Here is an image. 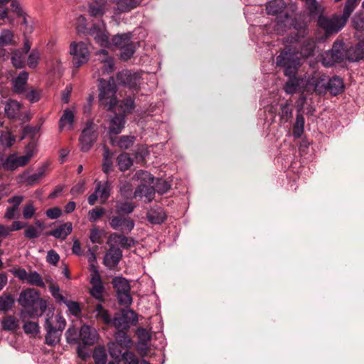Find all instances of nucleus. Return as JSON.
Here are the masks:
<instances>
[{
	"label": "nucleus",
	"mask_w": 364,
	"mask_h": 364,
	"mask_svg": "<svg viewBox=\"0 0 364 364\" xmlns=\"http://www.w3.org/2000/svg\"><path fill=\"white\" fill-rule=\"evenodd\" d=\"M18 302L24 309L20 314L22 321L27 318H38L47 309L46 301L41 298L39 291L35 289L23 290L19 294Z\"/></svg>",
	"instance_id": "nucleus-1"
},
{
	"label": "nucleus",
	"mask_w": 364,
	"mask_h": 364,
	"mask_svg": "<svg viewBox=\"0 0 364 364\" xmlns=\"http://www.w3.org/2000/svg\"><path fill=\"white\" fill-rule=\"evenodd\" d=\"M354 11L346 2L341 15L333 14L331 17L319 15L317 20L318 26L324 31L326 38L338 33L346 25V23Z\"/></svg>",
	"instance_id": "nucleus-2"
},
{
	"label": "nucleus",
	"mask_w": 364,
	"mask_h": 364,
	"mask_svg": "<svg viewBox=\"0 0 364 364\" xmlns=\"http://www.w3.org/2000/svg\"><path fill=\"white\" fill-rule=\"evenodd\" d=\"M276 63L284 69L286 76L296 75L301 64L297 46H286L277 57Z\"/></svg>",
	"instance_id": "nucleus-3"
},
{
	"label": "nucleus",
	"mask_w": 364,
	"mask_h": 364,
	"mask_svg": "<svg viewBox=\"0 0 364 364\" xmlns=\"http://www.w3.org/2000/svg\"><path fill=\"white\" fill-rule=\"evenodd\" d=\"M98 90L100 105L108 111H113L118 102L117 89L113 77L108 80L99 79Z\"/></svg>",
	"instance_id": "nucleus-4"
},
{
	"label": "nucleus",
	"mask_w": 364,
	"mask_h": 364,
	"mask_svg": "<svg viewBox=\"0 0 364 364\" xmlns=\"http://www.w3.org/2000/svg\"><path fill=\"white\" fill-rule=\"evenodd\" d=\"M55 326L53 325L50 314H47L45 322V328L46 331V343L48 346H53L60 342L63 331L65 329V319L60 314L55 316Z\"/></svg>",
	"instance_id": "nucleus-5"
},
{
	"label": "nucleus",
	"mask_w": 364,
	"mask_h": 364,
	"mask_svg": "<svg viewBox=\"0 0 364 364\" xmlns=\"http://www.w3.org/2000/svg\"><path fill=\"white\" fill-rule=\"evenodd\" d=\"M112 43L120 50V58L123 60L130 59L136 50L135 44L132 41L131 33L115 35L112 39Z\"/></svg>",
	"instance_id": "nucleus-6"
},
{
	"label": "nucleus",
	"mask_w": 364,
	"mask_h": 364,
	"mask_svg": "<svg viewBox=\"0 0 364 364\" xmlns=\"http://www.w3.org/2000/svg\"><path fill=\"white\" fill-rule=\"evenodd\" d=\"M344 58V43L342 41H336L332 48L324 53L322 63L326 67H332L336 63L343 62Z\"/></svg>",
	"instance_id": "nucleus-7"
},
{
	"label": "nucleus",
	"mask_w": 364,
	"mask_h": 364,
	"mask_svg": "<svg viewBox=\"0 0 364 364\" xmlns=\"http://www.w3.org/2000/svg\"><path fill=\"white\" fill-rule=\"evenodd\" d=\"M98 134L95 129V124L92 120L86 122L85 127L82 129L79 137L80 149L83 152H87L91 149L93 144L96 142Z\"/></svg>",
	"instance_id": "nucleus-8"
},
{
	"label": "nucleus",
	"mask_w": 364,
	"mask_h": 364,
	"mask_svg": "<svg viewBox=\"0 0 364 364\" xmlns=\"http://www.w3.org/2000/svg\"><path fill=\"white\" fill-rule=\"evenodd\" d=\"M70 53L73 56V65L76 68L89 60L90 52L87 45L83 42H73L70 46Z\"/></svg>",
	"instance_id": "nucleus-9"
},
{
	"label": "nucleus",
	"mask_w": 364,
	"mask_h": 364,
	"mask_svg": "<svg viewBox=\"0 0 364 364\" xmlns=\"http://www.w3.org/2000/svg\"><path fill=\"white\" fill-rule=\"evenodd\" d=\"M138 321V316L135 311L131 309H123L120 314H115L113 318V325L117 330L127 331L129 325H135Z\"/></svg>",
	"instance_id": "nucleus-10"
},
{
	"label": "nucleus",
	"mask_w": 364,
	"mask_h": 364,
	"mask_svg": "<svg viewBox=\"0 0 364 364\" xmlns=\"http://www.w3.org/2000/svg\"><path fill=\"white\" fill-rule=\"evenodd\" d=\"M287 42L289 41L293 45L296 46L297 43H301L300 50H299L300 57L307 58L311 55H314V50L316 48L315 41L310 38H304L301 40L298 34L295 36H289L287 38Z\"/></svg>",
	"instance_id": "nucleus-11"
},
{
	"label": "nucleus",
	"mask_w": 364,
	"mask_h": 364,
	"mask_svg": "<svg viewBox=\"0 0 364 364\" xmlns=\"http://www.w3.org/2000/svg\"><path fill=\"white\" fill-rule=\"evenodd\" d=\"M328 75L324 73H315L306 82L317 94H325L327 91Z\"/></svg>",
	"instance_id": "nucleus-12"
},
{
	"label": "nucleus",
	"mask_w": 364,
	"mask_h": 364,
	"mask_svg": "<svg viewBox=\"0 0 364 364\" xmlns=\"http://www.w3.org/2000/svg\"><path fill=\"white\" fill-rule=\"evenodd\" d=\"M109 225L113 230L125 231L128 233L134 229L135 223L129 218L117 215L110 218Z\"/></svg>",
	"instance_id": "nucleus-13"
},
{
	"label": "nucleus",
	"mask_w": 364,
	"mask_h": 364,
	"mask_svg": "<svg viewBox=\"0 0 364 364\" xmlns=\"http://www.w3.org/2000/svg\"><path fill=\"white\" fill-rule=\"evenodd\" d=\"M122 251L120 248L112 245L105 253L103 263L109 269H114L122 258Z\"/></svg>",
	"instance_id": "nucleus-14"
},
{
	"label": "nucleus",
	"mask_w": 364,
	"mask_h": 364,
	"mask_svg": "<svg viewBox=\"0 0 364 364\" xmlns=\"http://www.w3.org/2000/svg\"><path fill=\"white\" fill-rule=\"evenodd\" d=\"M141 77L137 73H132L129 70H122L117 74V80L119 84L129 88H136Z\"/></svg>",
	"instance_id": "nucleus-15"
},
{
	"label": "nucleus",
	"mask_w": 364,
	"mask_h": 364,
	"mask_svg": "<svg viewBox=\"0 0 364 364\" xmlns=\"http://www.w3.org/2000/svg\"><path fill=\"white\" fill-rule=\"evenodd\" d=\"M80 341L85 346H92L98 340V333L95 328L83 325L79 331Z\"/></svg>",
	"instance_id": "nucleus-16"
},
{
	"label": "nucleus",
	"mask_w": 364,
	"mask_h": 364,
	"mask_svg": "<svg viewBox=\"0 0 364 364\" xmlns=\"http://www.w3.org/2000/svg\"><path fill=\"white\" fill-rule=\"evenodd\" d=\"M92 288L90 290V295L100 301H103L104 287L102 285L101 277L98 271H95L90 281Z\"/></svg>",
	"instance_id": "nucleus-17"
},
{
	"label": "nucleus",
	"mask_w": 364,
	"mask_h": 364,
	"mask_svg": "<svg viewBox=\"0 0 364 364\" xmlns=\"http://www.w3.org/2000/svg\"><path fill=\"white\" fill-rule=\"evenodd\" d=\"M28 80V73L21 71L16 77L12 80V90L16 94L26 92V86Z\"/></svg>",
	"instance_id": "nucleus-18"
},
{
	"label": "nucleus",
	"mask_w": 364,
	"mask_h": 364,
	"mask_svg": "<svg viewBox=\"0 0 364 364\" xmlns=\"http://www.w3.org/2000/svg\"><path fill=\"white\" fill-rule=\"evenodd\" d=\"M98 55H103V58L99 59L100 63L98 64L100 68L102 70V74H109L112 73L114 69V62L112 57L108 56V52L102 49L98 52Z\"/></svg>",
	"instance_id": "nucleus-19"
},
{
	"label": "nucleus",
	"mask_w": 364,
	"mask_h": 364,
	"mask_svg": "<svg viewBox=\"0 0 364 364\" xmlns=\"http://www.w3.org/2000/svg\"><path fill=\"white\" fill-rule=\"evenodd\" d=\"M73 231V224L67 222L61 224L57 228L46 232L47 235H50L56 239L64 240Z\"/></svg>",
	"instance_id": "nucleus-20"
},
{
	"label": "nucleus",
	"mask_w": 364,
	"mask_h": 364,
	"mask_svg": "<svg viewBox=\"0 0 364 364\" xmlns=\"http://www.w3.org/2000/svg\"><path fill=\"white\" fill-rule=\"evenodd\" d=\"M107 0H93L89 4L88 9L91 16H102L106 12Z\"/></svg>",
	"instance_id": "nucleus-21"
},
{
	"label": "nucleus",
	"mask_w": 364,
	"mask_h": 364,
	"mask_svg": "<svg viewBox=\"0 0 364 364\" xmlns=\"http://www.w3.org/2000/svg\"><path fill=\"white\" fill-rule=\"evenodd\" d=\"M147 220L152 224H161L166 219V215L164 209L161 207H154L147 213Z\"/></svg>",
	"instance_id": "nucleus-22"
},
{
	"label": "nucleus",
	"mask_w": 364,
	"mask_h": 364,
	"mask_svg": "<svg viewBox=\"0 0 364 364\" xmlns=\"http://www.w3.org/2000/svg\"><path fill=\"white\" fill-rule=\"evenodd\" d=\"M343 90L344 84L341 77L338 76H333L331 78L328 77L327 91L332 95L336 96L341 94Z\"/></svg>",
	"instance_id": "nucleus-23"
},
{
	"label": "nucleus",
	"mask_w": 364,
	"mask_h": 364,
	"mask_svg": "<svg viewBox=\"0 0 364 364\" xmlns=\"http://www.w3.org/2000/svg\"><path fill=\"white\" fill-rule=\"evenodd\" d=\"M156 190L153 186H149L146 184L139 185L134 193V196L136 197H145L148 203H150L154 198Z\"/></svg>",
	"instance_id": "nucleus-24"
},
{
	"label": "nucleus",
	"mask_w": 364,
	"mask_h": 364,
	"mask_svg": "<svg viewBox=\"0 0 364 364\" xmlns=\"http://www.w3.org/2000/svg\"><path fill=\"white\" fill-rule=\"evenodd\" d=\"M90 33L94 36L95 40L101 46H107L109 45L108 34L99 26L94 24L90 28Z\"/></svg>",
	"instance_id": "nucleus-25"
},
{
	"label": "nucleus",
	"mask_w": 364,
	"mask_h": 364,
	"mask_svg": "<svg viewBox=\"0 0 364 364\" xmlns=\"http://www.w3.org/2000/svg\"><path fill=\"white\" fill-rule=\"evenodd\" d=\"M46 166H43L38 169V171L33 174L28 175L27 173H23L21 176L22 181L26 186H33L37 183L39 180L44 176Z\"/></svg>",
	"instance_id": "nucleus-26"
},
{
	"label": "nucleus",
	"mask_w": 364,
	"mask_h": 364,
	"mask_svg": "<svg viewBox=\"0 0 364 364\" xmlns=\"http://www.w3.org/2000/svg\"><path fill=\"white\" fill-rule=\"evenodd\" d=\"M25 165L21 162V156H18L17 154H9L2 164L3 168L9 171H14Z\"/></svg>",
	"instance_id": "nucleus-27"
},
{
	"label": "nucleus",
	"mask_w": 364,
	"mask_h": 364,
	"mask_svg": "<svg viewBox=\"0 0 364 364\" xmlns=\"http://www.w3.org/2000/svg\"><path fill=\"white\" fill-rule=\"evenodd\" d=\"M111 185L109 181L102 183L101 181H96L95 191L98 194L102 203H105L110 196Z\"/></svg>",
	"instance_id": "nucleus-28"
},
{
	"label": "nucleus",
	"mask_w": 364,
	"mask_h": 364,
	"mask_svg": "<svg viewBox=\"0 0 364 364\" xmlns=\"http://www.w3.org/2000/svg\"><path fill=\"white\" fill-rule=\"evenodd\" d=\"M347 58L351 62H357L364 58V43H359L347 51Z\"/></svg>",
	"instance_id": "nucleus-29"
},
{
	"label": "nucleus",
	"mask_w": 364,
	"mask_h": 364,
	"mask_svg": "<svg viewBox=\"0 0 364 364\" xmlns=\"http://www.w3.org/2000/svg\"><path fill=\"white\" fill-rule=\"evenodd\" d=\"M286 9V4L283 0H272L266 5L267 14L277 16L282 13Z\"/></svg>",
	"instance_id": "nucleus-30"
},
{
	"label": "nucleus",
	"mask_w": 364,
	"mask_h": 364,
	"mask_svg": "<svg viewBox=\"0 0 364 364\" xmlns=\"http://www.w3.org/2000/svg\"><path fill=\"white\" fill-rule=\"evenodd\" d=\"M21 108V104L14 100H9L4 107V111L6 116L10 119H14L18 117Z\"/></svg>",
	"instance_id": "nucleus-31"
},
{
	"label": "nucleus",
	"mask_w": 364,
	"mask_h": 364,
	"mask_svg": "<svg viewBox=\"0 0 364 364\" xmlns=\"http://www.w3.org/2000/svg\"><path fill=\"white\" fill-rule=\"evenodd\" d=\"M289 80L284 85V90L288 94H294L300 91L301 85L304 84L302 78L296 77V75L288 76Z\"/></svg>",
	"instance_id": "nucleus-32"
},
{
	"label": "nucleus",
	"mask_w": 364,
	"mask_h": 364,
	"mask_svg": "<svg viewBox=\"0 0 364 364\" xmlns=\"http://www.w3.org/2000/svg\"><path fill=\"white\" fill-rule=\"evenodd\" d=\"M117 5V9L120 12H128L136 8L141 0H111Z\"/></svg>",
	"instance_id": "nucleus-33"
},
{
	"label": "nucleus",
	"mask_w": 364,
	"mask_h": 364,
	"mask_svg": "<svg viewBox=\"0 0 364 364\" xmlns=\"http://www.w3.org/2000/svg\"><path fill=\"white\" fill-rule=\"evenodd\" d=\"M125 124V117L121 114H115V116L111 119L109 125V133L114 134H119Z\"/></svg>",
	"instance_id": "nucleus-34"
},
{
	"label": "nucleus",
	"mask_w": 364,
	"mask_h": 364,
	"mask_svg": "<svg viewBox=\"0 0 364 364\" xmlns=\"http://www.w3.org/2000/svg\"><path fill=\"white\" fill-rule=\"evenodd\" d=\"M125 330H118L114 334V341L117 344L123 346L124 349H130L133 346V342L128 335L124 332Z\"/></svg>",
	"instance_id": "nucleus-35"
},
{
	"label": "nucleus",
	"mask_w": 364,
	"mask_h": 364,
	"mask_svg": "<svg viewBox=\"0 0 364 364\" xmlns=\"http://www.w3.org/2000/svg\"><path fill=\"white\" fill-rule=\"evenodd\" d=\"M93 312L95 318L97 320L102 321L104 323L109 325L113 323V319H112L110 314L102 304H97Z\"/></svg>",
	"instance_id": "nucleus-36"
},
{
	"label": "nucleus",
	"mask_w": 364,
	"mask_h": 364,
	"mask_svg": "<svg viewBox=\"0 0 364 364\" xmlns=\"http://www.w3.org/2000/svg\"><path fill=\"white\" fill-rule=\"evenodd\" d=\"M74 117V114L72 110L69 109H65L59 121L60 129L63 130L68 126V129L71 130L73 128Z\"/></svg>",
	"instance_id": "nucleus-37"
},
{
	"label": "nucleus",
	"mask_w": 364,
	"mask_h": 364,
	"mask_svg": "<svg viewBox=\"0 0 364 364\" xmlns=\"http://www.w3.org/2000/svg\"><path fill=\"white\" fill-rule=\"evenodd\" d=\"M92 358L95 364H106L107 362V353L105 346H97L94 348Z\"/></svg>",
	"instance_id": "nucleus-38"
},
{
	"label": "nucleus",
	"mask_w": 364,
	"mask_h": 364,
	"mask_svg": "<svg viewBox=\"0 0 364 364\" xmlns=\"http://www.w3.org/2000/svg\"><path fill=\"white\" fill-rule=\"evenodd\" d=\"M112 284L117 294L130 291L131 287L127 279L122 277H116L112 279Z\"/></svg>",
	"instance_id": "nucleus-39"
},
{
	"label": "nucleus",
	"mask_w": 364,
	"mask_h": 364,
	"mask_svg": "<svg viewBox=\"0 0 364 364\" xmlns=\"http://www.w3.org/2000/svg\"><path fill=\"white\" fill-rule=\"evenodd\" d=\"M111 237H113L115 240V242H117L124 249H129L135 244L134 238L126 237L122 234L113 233Z\"/></svg>",
	"instance_id": "nucleus-40"
},
{
	"label": "nucleus",
	"mask_w": 364,
	"mask_h": 364,
	"mask_svg": "<svg viewBox=\"0 0 364 364\" xmlns=\"http://www.w3.org/2000/svg\"><path fill=\"white\" fill-rule=\"evenodd\" d=\"M136 208V205L129 201H117L116 213L119 215H129L132 213Z\"/></svg>",
	"instance_id": "nucleus-41"
},
{
	"label": "nucleus",
	"mask_w": 364,
	"mask_h": 364,
	"mask_svg": "<svg viewBox=\"0 0 364 364\" xmlns=\"http://www.w3.org/2000/svg\"><path fill=\"white\" fill-rule=\"evenodd\" d=\"M305 119L301 113H298L296 117V122L293 127V136L296 139L300 138L304 131Z\"/></svg>",
	"instance_id": "nucleus-42"
},
{
	"label": "nucleus",
	"mask_w": 364,
	"mask_h": 364,
	"mask_svg": "<svg viewBox=\"0 0 364 364\" xmlns=\"http://www.w3.org/2000/svg\"><path fill=\"white\" fill-rule=\"evenodd\" d=\"M117 163L119 169L125 171L132 166L133 160L127 153H122L117 156Z\"/></svg>",
	"instance_id": "nucleus-43"
},
{
	"label": "nucleus",
	"mask_w": 364,
	"mask_h": 364,
	"mask_svg": "<svg viewBox=\"0 0 364 364\" xmlns=\"http://www.w3.org/2000/svg\"><path fill=\"white\" fill-rule=\"evenodd\" d=\"M1 326L4 330L11 331H16L19 327L18 321L13 316L4 318Z\"/></svg>",
	"instance_id": "nucleus-44"
},
{
	"label": "nucleus",
	"mask_w": 364,
	"mask_h": 364,
	"mask_svg": "<svg viewBox=\"0 0 364 364\" xmlns=\"http://www.w3.org/2000/svg\"><path fill=\"white\" fill-rule=\"evenodd\" d=\"M108 351L110 356L118 362L121 361V356L122 355L123 346L117 344L115 342L112 341L107 344Z\"/></svg>",
	"instance_id": "nucleus-45"
},
{
	"label": "nucleus",
	"mask_w": 364,
	"mask_h": 364,
	"mask_svg": "<svg viewBox=\"0 0 364 364\" xmlns=\"http://www.w3.org/2000/svg\"><path fill=\"white\" fill-rule=\"evenodd\" d=\"M14 304V299L10 294H3L0 296V311H8Z\"/></svg>",
	"instance_id": "nucleus-46"
},
{
	"label": "nucleus",
	"mask_w": 364,
	"mask_h": 364,
	"mask_svg": "<svg viewBox=\"0 0 364 364\" xmlns=\"http://www.w3.org/2000/svg\"><path fill=\"white\" fill-rule=\"evenodd\" d=\"M121 111L123 112L122 115H126L131 113L135 107L134 100L131 97L125 98L119 105Z\"/></svg>",
	"instance_id": "nucleus-47"
},
{
	"label": "nucleus",
	"mask_w": 364,
	"mask_h": 364,
	"mask_svg": "<svg viewBox=\"0 0 364 364\" xmlns=\"http://www.w3.org/2000/svg\"><path fill=\"white\" fill-rule=\"evenodd\" d=\"M27 283L35 285L39 287H44L45 283L41 277V276L36 271L30 272L28 273L27 279Z\"/></svg>",
	"instance_id": "nucleus-48"
},
{
	"label": "nucleus",
	"mask_w": 364,
	"mask_h": 364,
	"mask_svg": "<svg viewBox=\"0 0 364 364\" xmlns=\"http://www.w3.org/2000/svg\"><path fill=\"white\" fill-rule=\"evenodd\" d=\"M135 140V137L131 135H123L119 137L117 145L122 149L130 148Z\"/></svg>",
	"instance_id": "nucleus-49"
},
{
	"label": "nucleus",
	"mask_w": 364,
	"mask_h": 364,
	"mask_svg": "<svg viewBox=\"0 0 364 364\" xmlns=\"http://www.w3.org/2000/svg\"><path fill=\"white\" fill-rule=\"evenodd\" d=\"M66 341L70 344H75L80 342L79 332L74 326H70L65 332Z\"/></svg>",
	"instance_id": "nucleus-50"
},
{
	"label": "nucleus",
	"mask_w": 364,
	"mask_h": 364,
	"mask_svg": "<svg viewBox=\"0 0 364 364\" xmlns=\"http://www.w3.org/2000/svg\"><path fill=\"white\" fill-rule=\"evenodd\" d=\"M110 154L109 149L105 147L103 154L102 171L107 174L111 171L112 167V161Z\"/></svg>",
	"instance_id": "nucleus-51"
},
{
	"label": "nucleus",
	"mask_w": 364,
	"mask_h": 364,
	"mask_svg": "<svg viewBox=\"0 0 364 364\" xmlns=\"http://www.w3.org/2000/svg\"><path fill=\"white\" fill-rule=\"evenodd\" d=\"M121 361L124 364H139V360L137 356L132 351L126 350L121 356Z\"/></svg>",
	"instance_id": "nucleus-52"
},
{
	"label": "nucleus",
	"mask_w": 364,
	"mask_h": 364,
	"mask_svg": "<svg viewBox=\"0 0 364 364\" xmlns=\"http://www.w3.org/2000/svg\"><path fill=\"white\" fill-rule=\"evenodd\" d=\"M11 63L16 68H22L25 65V58L19 50L15 51L11 56Z\"/></svg>",
	"instance_id": "nucleus-53"
},
{
	"label": "nucleus",
	"mask_w": 364,
	"mask_h": 364,
	"mask_svg": "<svg viewBox=\"0 0 364 364\" xmlns=\"http://www.w3.org/2000/svg\"><path fill=\"white\" fill-rule=\"evenodd\" d=\"M63 303L67 306L70 313L72 315L76 317L80 315L81 308L78 302L65 299Z\"/></svg>",
	"instance_id": "nucleus-54"
},
{
	"label": "nucleus",
	"mask_w": 364,
	"mask_h": 364,
	"mask_svg": "<svg viewBox=\"0 0 364 364\" xmlns=\"http://www.w3.org/2000/svg\"><path fill=\"white\" fill-rule=\"evenodd\" d=\"M156 192L162 195L168 192V191L171 188V184L169 182L166 181L162 178H158L155 183L154 187Z\"/></svg>",
	"instance_id": "nucleus-55"
},
{
	"label": "nucleus",
	"mask_w": 364,
	"mask_h": 364,
	"mask_svg": "<svg viewBox=\"0 0 364 364\" xmlns=\"http://www.w3.org/2000/svg\"><path fill=\"white\" fill-rule=\"evenodd\" d=\"M24 321L23 329L26 334H37L39 333V325L34 321Z\"/></svg>",
	"instance_id": "nucleus-56"
},
{
	"label": "nucleus",
	"mask_w": 364,
	"mask_h": 364,
	"mask_svg": "<svg viewBox=\"0 0 364 364\" xmlns=\"http://www.w3.org/2000/svg\"><path fill=\"white\" fill-rule=\"evenodd\" d=\"M14 37L13 33L8 29H4L0 34V46H6L10 45Z\"/></svg>",
	"instance_id": "nucleus-57"
},
{
	"label": "nucleus",
	"mask_w": 364,
	"mask_h": 364,
	"mask_svg": "<svg viewBox=\"0 0 364 364\" xmlns=\"http://www.w3.org/2000/svg\"><path fill=\"white\" fill-rule=\"evenodd\" d=\"M137 179L147 183H153L154 177L148 171L144 170H139L136 172L134 176Z\"/></svg>",
	"instance_id": "nucleus-58"
},
{
	"label": "nucleus",
	"mask_w": 364,
	"mask_h": 364,
	"mask_svg": "<svg viewBox=\"0 0 364 364\" xmlns=\"http://www.w3.org/2000/svg\"><path fill=\"white\" fill-rule=\"evenodd\" d=\"M137 336L140 342H141V346H143L146 350L148 349L147 343L151 340L150 333L145 328H139L137 331Z\"/></svg>",
	"instance_id": "nucleus-59"
},
{
	"label": "nucleus",
	"mask_w": 364,
	"mask_h": 364,
	"mask_svg": "<svg viewBox=\"0 0 364 364\" xmlns=\"http://www.w3.org/2000/svg\"><path fill=\"white\" fill-rule=\"evenodd\" d=\"M309 15L315 16L319 14V4L316 0H304Z\"/></svg>",
	"instance_id": "nucleus-60"
},
{
	"label": "nucleus",
	"mask_w": 364,
	"mask_h": 364,
	"mask_svg": "<svg viewBox=\"0 0 364 364\" xmlns=\"http://www.w3.org/2000/svg\"><path fill=\"white\" fill-rule=\"evenodd\" d=\"M26 98L31 103L38 102L41 97V90L39 89H31L25 92Z\"/></svg>",
	"instance_id": "nucleus-61"
},
{
	"label": "nucleus",
	"mask_w": 364,
	"mask_h": 364,
	"mask_svg": "<svg viewBox=\"0 0 364 364\" xmlns=\"http://www.w3.org/2000/svg\"><path fill=\"white\" fill-rule=\"evenodd\" d=\"M118 302L120 305L129 306L132 302L130 291H125L117 294Z\"/></svg>",
	"instance_id": "nucleus-62"
},
{
	"label": "nucleus",
	"mask_w": 364,
	"mask_h": 364,
	"mask_svg": "<svg viewBox=\"0 0 364 364\" xmlns=\"http://www.w3.org/2000/svg\"><path fill=\"white\" fill-rule=\"evenodd\" d=\"M105 213L103 208H95L90 210L88 213V218L90 222H95L100 219Z\"/></svg>",
	"instance_id": "nucleus-63"
},
{
	"label": "nucleus",
	"mask_w": 364,
	"mask_h": 364,
	"mask_svg": "<svg viewBox=\"0 0 364 364\" xmlns=\"http://www.w3.org/2000/svg\"><path fill=\"white\" fill-rule=\"evenodd\" d=\"M41 235V231L33 225L28 226L24 232L25 237L29 240L38 238Z\"/></svg>",
	"instance_id": "nucleus-64"
}]
</instances>
